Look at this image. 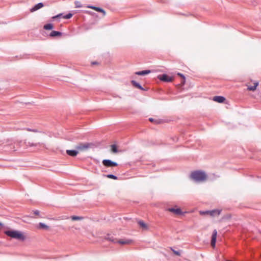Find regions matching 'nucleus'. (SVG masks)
I'll return each mask as SVG.
<instances>
[{
  "mask_svg": "<svg viewBox=\"0 0 261 261\" xmlns=\"http://www.w3.org/2000/svg\"><path fill=\"white\" fill-rule=\"evenodd\" d=\"M206 175L204 172L196 171L191 174V178L196 181H203L206 179Z\"/></svg>",
  "mask_w": 261,
  "mask_h": 261,
  "instance_id": "nucleus-1",
  "label": "nucleus"
},
{
  "mask_svg": "<svg viewBox=\"0 0 261 261\" xmlns=\"http://www.w3.org/2000/svg\"><path fill=\"white\" fill-rule=\"evenodd\" d=\"M5 233L14 239H16L19 240L23 241L25 239V237L23 235V234L17 230H7L5 231Z\"/></svg>",
  "mask_w": 261,
  "mask_h": 261,
  "instance_id": "nucleus-2",
  "label": "nucleus"
},
{
  "mask_svg": "<svg viewBox=\"0 0 261 261\" xmlns=\"http://www.w3.org/2000/svg\"><path fill=\"white\" fill-rule=\"evenodd\" d=\"M107 240H109L110 241H111L114 243H118L120 244L124 245V244H129L132 242V241L130 240H119V241H117L115 239L113 238L112 237H108L107 238Z\"/></svg>",
  "mask_w": 261,
  "mask_h": 261,
  "instance_id": "nucleus-3",
  "label": "nucleus"
},
{
  "mask_svg": "<svg viewBox=\"0 0 261 261\" xmlns=\"http://www.w3.org/2000/svg\"><path fill=\"white\" fill-rule=\"evenodd\" d=\"M25 145L27 147H42L45 149H47V147L46 146V145L43 143H33V142H25Z\"/></svg>",
  "mask_w": 261,
  "mask_h": 261,
  "instance_id": "nucleus-4",
  "label": "nucleus"
},
{
  "mask_svg": "<svg viewBox=\"0 0 261 261\" xmlns=\"http://www.w3.org/2000/svg\"><path fill=\"white\" fill-rule=\"evenodd\" d=\"M91 145L89 143H81L76 145L75 148L79 151H84L89 148Z\"/></svg>",
  "mask_w": 261,
  "mask_h": 261,
  "instance_id": "nucleus-5",
  "label": "nucleus"
},
{
  "mask_svg": "<svg viewBox=\"0 0 261 261\" xmlns=\"http://www.w3.org/2000/svg\"><path fill=\"white\" fill-rule=\"evenodd\" d=\"M102 163V164L107 167H112L118 166V164L117 163L112 161L110 160H103Z\"/></svg>",
  "mask_w": 261,
  "mask_h": 261,
  "instance_id": "nucleus-6",
  "label": "nucleus"
},
{
  "mask_svg": "<svg viewBox=\"0 0 261 261\" xmlns=\"http://www.w3.org/2000/svg\"><path fill=\"white\" fill-rule=\"evenodd\" d=\"M221 213V210H214L212 211H207L205 212H200V214H208L211 216L214 217L216 216H219Z\"/></svg>",
  "mask_w": 261,
  "mask_h": 261,
  "instance_id": "nucleus-7",
  "label": "nucleus"
},
{
  "mask_svg": "<svg viewBox=\"0 0 261 261\" xmlns=\"http://www.w3.org/2000/svg\"><path fill=\"white\" fill-rule=\"evenodd\" d=\"M158 79L162 81L166 82H170L173 80L172 77L168 76L166 74H163L162 75H160L158 76Z\"/></svg>",
  "mask_w": 261,
  "mask_h": 261,
  "instance_id": "nucleus-8",
  "label": "nucleus"
},
{
  "mask_svg": "<svg viewBox=\"0 0 261 261\" xmlns=\"http://www.w3.org/2000/svg\"><path fill=\"white\" fill-rule=\"evenodd\" d=\"M167 211L173 213L177 215H180L183 214L181 209L179 208H176V207L168 208L167 209Z\"/></svg>",
  "mask_w": 261,
  "mask_h": 261,
  "instance_id": "nucleus-9",
  "label": "nucleus"
},
{
  "mask_svg": "<svg viewBox=\"0 0 261 261\" xmlns=\"http://www.w3.org/2000/svg\"><path fill=\"white\" fill-rule=\"evenodd\" d=\"M86 7L88 8L92 9L95 10L98 12L102 13L103 14V16H105L106 15V11L102 8L97 7L95 6H91V5H88Z\"/></svg>",
  "mask_w": 261,
  "mask_h": 261,
  "instance_id": "nucleus-10",
  "label": "nucleus"
},
{
  "mask_svg": "<svg viewBox=\"0 0 261 261\" xmlns=\"http://www.w3.org/2000/svg\"><path fill=\"white\" fill-rule=\"evenodd\" d=\"M217 232L216 229L213 231V234L212 236L211 245L213 247L215 246L216 238H217Z\"/></svg>",
  "mask_w": 261,
  "mask_h": 261,
  "instance_id": "nucleus-11",
  "label": "nucleus"
},
{
  "mask_svg": "<svg viewBox=\"0 0 261 261\" xmlns=\"http://www.w3.org/2000/svg\"><path fill=\"white\" fill-rule=\"evenodd\" d=\"M213 100L215 101H216V102H219V103H222V102H223L225 101V98L223 96H216L214 97Z\"/></svg>",
  "mask_w": 261,
  "mask_h": 261,
  "instance_id": "nucleus-12",
  "label": "nucleus"
},
{
  "mask_svg": "<svg viewBox=\"0 0 261 261\" xmlns=\"http://www.w3.org/2000/svg\"><path fill=\"white\" fill-rule=\"evenodd\" d=\"M66 153L68 155L71 156H75L78 154V151L75 150H67Z\"/></svg>",
  "mask_w": 261,
  "mask_h": 261,
  "instance_id": "nucleus-13",
  "label": "nucleus"
},
{
  "mask_svg": "<svg viewBox=\"0 0 261 261\" xmlns=\"http://www.w3.org/2000/svg\"><path fill=\"white\" fill-rule=\"evenodd\" d=\"M43 7V3H38V4L36 5L34 7H33L31 9V11L32 12H33L34 11H35Z\"/></svg>",
  "mask_w": 261,
  "mask_h": 261,
  "instance_id": "nucleus-14",
  "label": "nucleus"
},
{
  "mask_svg": "<svg viewBox=\"0 0 261 261\" xmlns=\"http://www.w3.org/2000/svg\"><path fill=\"white\" fill-rule=\"evenodd\" d=\"M150 73V70H143L141 71H137L135 72V74L138 75H144L146 74H147L148 73Z\"/></svg>",
  "mask_w": 261,
  "mask_h": 261,
  "instance_id": "nucleus-15",
  "label": "nucleus"
},
{
  "mask_svg": "<svg viewBox=\"0 0 261 261\" xmlns=\"http://www.w3.org/2000/svg\"><path fill=\"white\" fill-rule=\"evenodd\" d=\"M131 83L136 88H137L142 90H144V89L139 83H138L136 81L133 80L131 81Z\"/></svg>",
  "mask_w": 261,
  "mask_h": 261,
  "instance_id": "nucleus-16",
  "label": "nucleus"
},
{
  "mask_svg": "<svg viewBox=\"0 0 261 261\" xmlns=\"http://www.w3.org/2000/svg\"><path fill=\"white\" fill-rule=\"evenodd\" d=\"M61 35H62V33L60 32L53 31L50 34V37H56V36H61Z\"/></svg>",
  "mask_w": 261,
  "mask_h": 261,
  "instance_id": "nucleus-17",
  "label": "nucleus"
},
{
  "mask_svg": "<svg viewBox=\"0 0 261 261\" xmlns=\"http://www.w3.org/2000/svg\"><path fill=\"white\" fill-rule=\"evenodd\" d=\"M258 83L257 82H255L254 83V86H248L247 88V90L249 91H254L256 90L257 86H258Z\"/></svg>",
  "mask_w": 261,
  "mask_h": 261,
  "instance_id": "nucleus-18",
  "label": "nucleus"
},
{
  "mask_svg": "<svg viewBox=\"0 0 261 261\" xmlns=\"http://www.w3.org/2000/svg\"><path fill=\"white\" fill-rule=\"evenodd\" d=\"M111 151L113 153H117L118 152V150L117 149V146L115 144H113L111 145Z\"/></svg>",
  "mask_w": 261,
  "mask_h": 261,
  "instance_id": "nucleus-19",
  "label": "nucleus"
},
{
  "mask_svg": "<svg viewBox=\"0 0 261 261\" xmlns=\"http://www.w3.org/2000/svg\"><path fill=\"white\" fill-rule=\"evenodd\" d=\"M54 28L53 25L51 23H48L44 25L43 28L46 30L53 29Z\"/></svg>",
  "mask_w": 261,
  "mask_h": 261,
  "instance_id": "nucleus-20",
  "label": "nucleus"
},
{
  "mask_svg": "<svg viewBox=\"0 0 261 261\" xmlns=\"http://www.w3.org/2000/svg\"><path fill=\"white\" fill-rule=\"evenodd\" d=\"M38 228H42V229H48L49 227L46 225V224L43 223H39V224H38Z\"/></svg>",
  "mask_w": 261,
  "mask_h": 261,
  "instance_id": "nucleus-21",
  "label": "nucleus"
},
{
  "mask_svg": "<svg viewBox=\"0 0 261 261\" xmlns=\"http://www.w3.org/2000/svg\"><path fill=\"white\" fill-rule=\"evenodd\" d=\"M71 219L73 221L82 220L83 219V217L76 216H72L71 217Z\"/></svg>",
  "mask_w": 261,
  "mask_h": 261,
  "instance_id": "nucleus-22",
  "label": "nucleus"
},
{
  "mask_svg": "<svg viewBox=\"0 0 261 261\" xmlns=\"http://www.w3.org/2000/svg\"><path fill=\"white\" fill-rule=\"evenodd\" d=\"M139 225L144 229H147V227L146 224L142 221H140L138 222Z\"/></svg>",
  "mask_w": 261,
  "mask_h": 261,
  "instance_id": "nucleus-23",
  "label": "nucleus"
},
{
  "mask_svg": "<svg viewBox=\"0 0 261 261\" xmlns=\"http://www.w3.org/2000/svg\"><path fill=\"white\" fill-rule=\"evenodd\" d=\"M74 4H75L76 8H82V5L81 3L79 1H75L74 2Z\"/></svg>",
  "mask_w": 261,
  "mask_h": 261,
  "instance_id": "nucleus-24",
  "label": "nucleus"
},
{
  "mask_svg": "<svg viewBox=\"0 0 261 261\" xmlns=\"http://www.w3.org/2000/svg\"><path fill=\"white\" fill-rule=\"evenodd\" d=\"M107 177L109 178H111L113 179H117L118 178V177L116 176L113 174H108L107 175Z\"/></svg>",
  "mask_w": 261,
  "mask_h": 261,
  "instance_id": "nucleus-25",
  "label": "nucleus"
},
{
  "mask_svg": "<svg viewBox=\"0 0 261 261\" xmlns=\"http://www.w3.org/2000/svg\"><path fill=\"white\" fill-rule=\"evenodd\" d=\"M72 16V14L71 13H68V14L63 16L64 18L65 19H69Z\"/></svg>",
  "mask_w": 261,
  "mask_h": 261,
  "instance_id": "nucleus-26",
  "label": "nucleus"
},
{
  "mask_svg": "<svg viewBox=\"0 0 261 261\" xmlns=\"http://www.w3.org/2000/svg\"><path fill=\"white\" fill-rule=\"evenodd\" d=\"M149 120L151 122H154L155 123H159L160 121L158 120H154L153 118H149Z\"/></svg>",
  "mask_w": 261,
  "mask_h": 261,
  "instance_id": "nucleus-27",
  "label": "nucleus"
},
{
  "mask_svg": "<svg viewBox=\"0 0 261 261\" xmlns=\"http://www.w3.org/2000/svg\"><path fill=\"white\" fill-rule=\"evenodd\" d=\"M25 129L27 130H28V131L32 132H34V133L39 132V131L37 129H31V128H25Z\"/></svg>",
  "mask_w": 261,
  "mask_h": 261,
  "instance_id": "nucleus-28",
  "label": "nucleus"
},
{
  "mask_svg": "<svg viewBox=\"0 0 261 261\" xmlns=\"http://www.w3.org/2000/svg\"><path fill=\"white\" fill-rule=\"evenodd\" d=\"M177 75H179L180 76L182 77L183 78V81L182 82V84H184L185 82V76L181 74V73H178L177 74Z\"/></svg>",
  "mask_w": 261,
  "mask_h": 261,
  "instance_id": "nucleus-29",
  "label": "nucleus"
},
{
  "mask_svg": "<svg viewBox=\"0 0 261 261\" xmlns=\"http://www.w3.org/2000/svg\"><path fill=\"white\" fill-rule=\"evenodd\" d=\"M12 146H13L12 147H11L10 150L12 151H14L16 150V147L14 145H13Z\"/></svg>",
  "mask_w": 261,
  "mask_h": 261,
  "instance_id": "nucleus-30",
  "label": "nucleus"
},
{
  "mask_svg": "<svg viewBox=\"0 0 261 261\" xmlns=\"http://www.w3.org/2000/svg\"><path fill=\"white\" fill-rule=\"evenodd\" d=\"M172 251L173 252H174V253L177 255H178L179 256L180 254V253L178 252V251H175L174 250H173L172 249Z\"/></svg>",
  "mask_w": 261,
  "mask_h": 261,
  "instance_id": "nucleus-31",
  "label": "nucleus"
},
{
  "mask_svg": "<svg viewBox=\"0 0 261 261\" xmlns=\"http://www.w3.org/2000/svg\"><path fill=\"white\" fill-rule=\"evenodd\" d=\"M61 16H62V14H58V15H56V16H54V17H53V19H55V18H56L60 17H61Z\"/></svg>",
  "mask_w": 261,
  "mask_h": 261,
  "instance_id": "nucleus-32",
  "label": "nucleus"
},
{
  "mask_svg": "<svg viewBox=\"0 0 261 261\" xmlns=\"http://www.w3.org/2000/svg\"><path fill=\"white\" fill-rule=\"evenodd\" d=\"M33 212H34V214L36 215H38L39 214V211L38 210H35Z\"/></svg>",
  "mask_w": 261,
  "mask_h": 261,
  "instance_id": "nucleus-33",
  "label": "nucleus"
},
{
  "mask_svg": "<svg viewBox=\"0 0 261 261\" xmlns=\"http://www.w3.org/2000/svg\"><path fill=\"white\" fill-rule=\"evenodd\" d=\"M19 144H20V143H16L17 148H18V147H19Z\"/></svg>",
  "mask_w": 261,
  "mask_h": 261,
  "instance_id": "nucleus-34",
  "label": "nucleus"
},
{
  "mask_svg": "<svg viewBox=\"0 0 261 261\" xmlns=\"http://www.w3.org/2000/svg\"><path fill=\"white\" fill-rule=\"evenodd\" d=\"M67 218H62L61 219L63 220V219H67Z\"/></svg>",
  "mask_w": 261,
  "mask_h": 261,
  "instance_id": "nucleus-35",
  "label": "nucleus"
},
{
  "mask_svg": "<svg viewBox=\"0 0 261 261\" xmlns=\"http://www.w3.org/2000/svg\"><path fill=\"white\" fill-rule=\"evenodd\" d=\"M96 64V62H93V63H92V64Z\"/></svg>",
  "mask_w": 261,
  "mask_h": 261,
  "instance_id": "nucleus-36",
  "label": "nucleus"
},
{
  "mask_svg": "<svg viewBox=\"0 0 261 261\" xmlns=\"http://www.w3.org/2000/svg\"><path fill=\"white\" fill-rule=\"evenodd\" d=\"M0 226H2V224L0 223Z\"/></svg>",
  "mask_w": 261,
  "mask_h": 261,
  "instance_id": "nucleus-37",
  "label": "nucleus"
}]
</instances>
